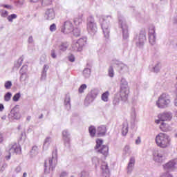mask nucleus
Instances as JSON below:
<instances>
[{"label": "nucleus", "instance_id": "f257e3e1", "mask_svg": "<svg viewBox=\"0 0 177 177\" xmlns=\"http://www.w3.org/2000/svg\"><path fill=\"white\" fill-rule=\"evenodd\" d=\"M155 143L160 149H167L171 146V137L165 133H159L155 138Z\"/></svg>", "mask_w": 177, "mask_h": 177}, {"label": "nucleus", "instance_id": "f03ea898", "mask_svg": "<svg viewBox=\"0 0 177 177\" xmlns=\"http://www.w3.org/2000/svg\"><path fill=\"white\" fill-rule=\"evenodd\" d=\"M56 165H57V152L54 151H53L52 157L48 158L44 162L45 174H50V171L56 168Z\"/></svg>", "mask_w": 177, "mask_h": 177}, {"label": "nucleus", "instance_id": "7ed1b4c3", "mask_svg": "<svg viewBox=\"0 0 177 177\" xmlns=\"http://www.w3.org/2000/svg\"><path fill=\"white\" fill-rule=\"evenodd\" d=\"M112 20L113 17L111 15L102 16L100 19V24L106 39L110 37V21Z\"/></svg>", "mask_w": 177, "mask_h": 177}, {"label": "nucleus", "instance_id": "20e7f679", "mask_svg": "<svg viewBox=\"0 0 177 177\" xmlns=\"http://www.w3.org/2000/svg\"><path fill=\"white\" fill-rule=\"evenodd\" d=\"M120 97L123 102L128 100L129 96V85L125 77H121L120 81Z\"/></svg>", "mask_w": 177, "mask_h": 177}, {"label": "nucleus", "instance_id": "39448f33", "mask_svg": "<svg viewBox=\"0 0 177 177\" xmlns=\"http://www.w3.org/2000/svg\"><path fill=\"white\" fill-rule=\"evenodd\" d=\"M156 104L158 109H167L169 107V104H171V96L168 93H162L158 97Z\"/></svg>", "mask_w": 177, "mask_h": 177}, {"label": "nucleus", "instance_id": "423d86ee", "mask_svg": "<svg viewBox=\"0 0 177 177\" xmlns=\"http://www.w3.org/2000/svg\"><path fill=\"white\" fill-rule=\"evenodd\" d=\"M118 25L122 30L123 38L124 39H128L129 37V32L128 31V24H127V21H125V17H124V15L118 13Z\"/></svg>", "mask_w": 177, "mask_h": 177}, {"label": "nucleus", "instance_id": "0eeeda50", "mask_svg": "<svg viewBox=\"0 0 177 177\" xmlns=\"http://www.w3.org/2000/svg\"><path fill=\"white\" fill-rule=\"evenodd\" d=\"M86 28L90 35H95L97 32V24L95 21V18L91 15L87 18Z\"/></svg>", "mask_w": 177, "mask_h": 177}, {"label": "nucleus", "instance_id": "6e6552de", "mask_svg": "<svg viewBox=\"0 0 177 177\" xmlns=\"http://www.w3.org/2000/svg\"><path fill=\"white\" fill-rule=\"evenodd\" d=\"M172 113L170 111H165L158 115V119L155 120V124L158 125L161 124V121L169 122L172 120Z\"/></svg>", "mask_w": 177, "mask_h": 177}, {"label": "nucleus", "instance_id": "1a4fd4ad", "mask_svg": "<svg viewBox=\"0 0 177 177\" xmlns=\"http://www.w3.org/2000/svg\"><path fill=\"white\" fill-rule=\"evenodd\" d=\"M103 145V140L97 139L96 146L95 149V150H97V151H98V153L103 154L104 157H107V156H109V147H107L106 145Z\"/></svg>", "mask_w": 177, "mask_h": 177}, {"label": "nucleus", "instance_id": "9d476101", "mask_svg": "<svg viewBox=\"0 0 177 177\" xmlns=\"http://www.w3.org/2000/svg\"><path fill=\"white\" fill-rule=\"evenodd\" d=\"M86 45V38L82 37L77 41H73L72 44V50L75 52H81L84 49V46Z\"/></svg>", "mask_w": 177, "mask_h": 177}, {"label": "nucleus", "instance_id": "9b49d317", "mask_svg": "<svg viewBox=\"0 0 177 177\" xmlns=\"http://www.w3.org/2000/svg\"><path fill=\"white\" fill-rule=\"evenodd\" d=\"M146 32H141L134 39L136 46L140 49H142L143 46H145V44H146Z\"/></svg>", "mask_w": 177, "mask_h": 177}, {"label": "nucleus", "instance_id": "f8f14e48", "mask_svg": "<svg viewBox=\"0 0 177 177\" xmlns=\"http://www.w3.org/2000/svg\"><path fill=\"white\" fill-rule=\"evenodd\" d=\"M153 159L155 162L162 164V162L165 161L166 158L162 151L156 150L153 153Z\"/></svg>", "mask_w": 177, "mask_h": 177}, {"label": "nucleus", "instance_id": "ddd939ff", "mask_svg": "<svg viewBox=\"0 0 177 177\" xmlns=\"http://www.w3.org/2000/svg\"><path fill=\"white\" fill-rule=\"evenodd\" d=\"M97 95H99V90L96 88L92 89L87 95L86 97L85 103L87 104H91V103H93V101L96 97H97Z\"/></svg>", "mask_w": 177, "mask_h": 177}, {"label": "nucleus", "instance_id": "4468645a", "mask_svg": "<svg viewBox=\"0 0 177 177\" xmlns=\"http://www.w3.org/2000/svg\"><path fill=\"white\" fill-rule=\"evenodd\" d=\"M20 154L21 153V148L17 145V144H15L13 145H10L8 149V156H6V160H10V157H12V154Z\"/></svg>", "mask_w": 177, "mask_h": 177}, {"label": "nucleus", "instance_id": "2eb2a0df", "mask_svg": "<svg viewBox=\"0 0 177 177\" xmlns=\"http://www.w3.org/2000/svg\"><path fill=\"white\" fill-rule=\"evenodd\" d=\"M163 168L165 171H175V169H177V158L169 160L163 165Z\"/></svg>", "mask_w": 177, "mask_h": 177}, {"label": "nucleus", "instance_id": "dca6fc26", "mask_svg": "<svg viewBox=\"0 0 177 177\" xmlns=\"http://www.w3.org/2000/svg\"><path fill=\"white\" fill-rule=\"evenodd\" d=\"M73 23L71 21H67L61 28V32L63 34H70L73 30Z\"/></svg>", "mask_w": 177, "mask_h": 177}, {"label": "nucleus", "instance_id": "f3484780", "mask_svg": "<svg viewBox=\"0 0 177 177\" xmlns=\"http://www.w3.org/2000/svg\"><path fill=\"white\" fill-rule=\"evenodd\" d=\"M156 28L153 26H151L149 28V41L151 45H156Z\"/></svg>", "mask_w": 177, "mask_h": 177}, {"label": "nucleus", "instance_id": "a211bd4d", "mask_svg": "<svg viewBox=\"0 0 177 177\" xmlns=\"http://www.w3.org/2000/svg\"><path fill=\"white\" fill-rule=\"evenodd\" d=\"M62 139L65 146L68 147L70 146V142H71V134L67 129L62 131Z\"/></svg>", "mask_w": 177, "mask_h": 177}, {"label": "nucleus", "instance_id": "6ab92c4d", "mask_svg": "<svg viewBox=\"0 0 177 177\" xmlns=\"http://www.w3.org/2000/svg\"><path fill=\"white\" fill-rule=\"evenodd\" d=\"M10 120H20L21 115L20 111L17 108H13L8 115Z\"/></svg>", "mask_w": 177, "mask_h": 177}, {"label": "nucleus", "instance_id": "aec40b11", "mask_svg": "<svg viewBox=\"0 0 177 177\" xmlns=\"http://www.w3.org/2000/svg\"><path fill=\"white\" fill-rule=\"evenodd\" d=\"M44 17L46 20H53L55 17H56L55 8H47L45 12Z\"/></svg>", "mask_w": 177, "mask_h": 177}, {"label": "nucleus", "instance_id": "412c9836", "mask_svg": "<svg viewBox=\"0 0 177 177\" xmlns=\"http://www.w3.org/2000/svg\"><path fill=\"white\" fill-rule=\"evenodd\" d=\"M101 171L102 176L104 177L110 176V169H109V165L106 162H102L101 164Z\"/></svg>", "mask_w": 177, "mask_h": 177}, {"label": "nucleus", "instance_id": "4be33fe9", "mask_svg": "<svg viewBox=\"0 0 177 177\" xmlns=\"http://www.w3.org/2000/svg\"><path fill=\"white\" fill-rule=\"evenodd\" d=\"M135 168V158L131 157L129 163L127 165V172L128 175H131L132 174V171H133V169Z\"/></svg>", "mask_w": 177, "mask_h": 177}, {"label": "nucleus", "instance_id": "5701e85b", "mask_svg": "<svg viewBox=\"0 0 177 177\" xmlns=\"http://www.w3.org/2000/svg\"><path fill=\"white\" fill-rule=\"evenodd\" d=\"M160 125L159 127L160 131H162V132H168V131H169L171 129V127H169V124L166 123L164 121H161L160 122Z\"/></svg>", "mask_w": 177, "mask_h": 177}, {"label": "nucleus", "instance_id": "b1692460", "mask_svg": "<svg viewBox=\"0 0 177 177\" xmlns=\"http://www.w3.org/2000/svg\"><path fill=\"white\" fill-rule=\"evenodd\" d=\"M53 0H28L29 2H41V6H49L52 5V1Z\"/></svg>", "mask_w": 177, "mask_h": 177}, {"label": "nucleus", "instance_id": "393cba45", "mask_svg": "<svg viewBox=\"0 0 177 177\" xmlns=\"http://www.w3.org/2000/svg\"><path fill=\"white\" fill-rule=\"evenodd\" d=\"M106 132H107V129H106V127L101 126L97 127L96 135H97V136H104V135H106Z\"/></svg>", "mask_w": 177, "mask_h": 177}, {"label": "nucleus", "instance_id": "a878e982", "mask_svg": "<svg viewBox=\"0 0 177 177\" xmlns=\"http://www.w3.org/2000/svg\"><path fill=\"white\" fill-rule=\"evenodd\" d=\"M50 143H52V138L47 137L44 142L43 144V149L48 150L49 149V146H50Z\"/></svg>", "mask_w": 177, "mask_h": 177}, {"label": "nucleus", "instance_id": "bb28decb", "mask_svg": "<svg viewBox=\"0 0 177 177\" xmlns=\"http://www.w3.org/2000/svg\"><path fill=\"white\" fill-rule=\"evenodd\" d=\"M129 124L127 121H124L122 124V135L123 136H127V133H128Z\"/></svg>", "mask_w": 177, "mask_h": 177}, {"label": "nucleus", "instance_id": "cd10ccee", "mask_svg": "<svg viewBox=\"0 0 177 177\" xmlns=\"http://www.w3.org/2000/svg\"><path fill=\"white\" fill-rule=\"evenodd\" d=\"M118 70L120 74H124V73H128L129 68L127 65L124 64H120L118 66Z\"/></svg>", "mask_w": 177, "mask_h": 177}, {"label": "nucleus", "instance_id": "c85d7f7f", "mask_svg": "<svg viewBox=\"0 0 177 177\" xmlns=\"http://www.w3.org/2000/svg\"><path fill=\"white\" fill-rule=\"evenodd\" d=\"M28 78H30L28 74H20L19 82L21 84H27L28 82Z\"/></svg>", "mask_w": 177, "mask_h": 177}, {"label": "nucleus", "instance_id": "c756f323", "mask_svg": "<svg viewBox=\"0 0 177 177\" xmlns=\"http://www.w3.org/2000/svg\"><path fill=\"white\" fill-rule=\"evenodd\" d=\"M64 104L66 110H70L71 109V102L69 95H66L65 97Z\"/></svg>", "mask_w": 177, "mask_h": 177}, {"label": "nucleus", "instance_id": "7c9ffc66", "mask_svg": "<svg viewBox=\"0 0 177 177\" xmlns=\"http://www.w3.org/2000/svg\"><path fill=\"white\" fill-rule=\"evenodd\" d=\"M83 15H79L78 17H76L75 19H74V23L76 26H80V24H82V21H83V19H82V17H83Z\"/></svg>", "mask_w": 177, "mask_h": 177}, {"label": "nucleus", "instance_id": "2f4dec72", "mask_svg": "<svg viewBox=\"0 0 177 177\" xmlns=\"http://www.w3.org/2000/svg\"><path fill=\"white\" fill-rule=\"evenodd\" d=\"M67 48H68V43L67 42H62L61 43V45L59 46V49L61 52H66Z\"/></svg>", "mask_w": 177, "mask_h": 177}, {"label": "nucleus", "instance_id": "473e14b6", "mask_svg": "<svg viewBox=\"0 0 177 177\" xmlns=\"http://www.w3.org/2000/svg\"><path fill=\"white\" fill-rule=\"evenodd\" d=\"M109 96H110V93H109V91H106L102 94L101 100L102 102H109Z\"/></svg>", "mask_w": 177, "mask_h": 177}, {"label": "nucleus", "instance_id": "72a5a7b5", "mask_svg": "<svg viewBox=\"0 0 177 177\" xmlns=\"http://www.w3.org/2000/svg\"><path fill=\"white\" fill-rule=\"evenodd\" d=\"M23 60H24L23 57H19L18 60L15 62L14 67L19 68L23 64Z\"/></svg>", "mask_w": 177, "mask_h": 177}, {"label": "nucleus", "instance_id": "f704fd0d", "mask_svg": "<svg viewBox=\"0 0 177 177\" xmlns=\"http://www.w3.org/2000/svg\"><path fill=\"white\" fill-rule=\"evenodd\" d=\"M136 117H137L136 109L133 107L131 109V120L133 121V122L136 121Z\"/></svg>", "mask_w": 177, "mask_h": 177}, {"label": "nucleus", "instance_id": "c9c22d12", "mask_svg": "<svg viewBox=\"0 0 177 177\" xmlns=\"http://www.w3.org/2000/svg\"><path fill=\"white\" fill-rule=\"evenodd\" d=\"M39 153V149L37 146H33L32 150L30 151L31 157H35Z\"/></svg>", "mask_w": 177, "mask_h": 177}, {"label": "nucleus", "instance_id": "e433bc0d", "mask_svg": "<svg viewBox=\"0 0 177 177\" xmlns=\"http://www.w3.org/2000/svg\"><path fill=\"white\" fill-rule=\"evenodd\" d=\"M19 74H28V66L24 65L19 70Z\"/></svg>", "mask_w": 177, "mask_h": 177}, {"label": "nucleus", "instance_id": "4c0bfd02", "mask_svg": "<svg viewBox=\"0 0 177 177\" xmlns=\"http://www.w3.org/2000/svg\"><path fill=\"white\" fill-rule=\"evenodd\" d=\"M88 132H89L91 136H92V138H93V136H95L96 135V132H97L96 128L93 126L90 127L88 129Z\"/></svg>", "mask_w": 177, "mask_h": 177}, {"label": "nucleus", "instance_id": "58836bf2", "mask_svg": "<svg viewBox=\"0 0 177 177\" xmlns=\"http://www.w3.org/2000/svg\"><path fill=\"white\" fill-rule=\"evenodd\" d=\"M83 75L85 78H89L91 77V69L86 68L83 71Z\"/></svg>", "mask_w": 177, "mask_h": 177}, {"label": "nucleus", "instance_id": "ea45409f", "mask_svg": "<svg viewBox=\"0 0 177 177\" xmlns=\"http://www.w3.org/2000/svg\"><path fill=\"white\" fill-rule=\"evenodd\" d=\"M123 153L125 155L131 154V147L129 145H126L123 149Z\"/></svg>", "mask_w": 177, "mask_h": 177}, {"label": "nucleus", "instance_id": "a19ab883", "mask_svg": "<svg viewBox=\"0 0 177 177\" xmlns=\"http://www.w3.org/2000/svg\"><path fill=\"white\" fill-rule=\"evenodd\" d=\"M15 19H17V15H16V14H12L7 17V20H8V21H10V23H12L13 20H15Z\"/></svg>", "mask_w": 177, "mask_h": 177}, {"label": "nucleus", "instance_id": "79ce46f5", "mask_svg": "<svg viewBox=\"0 0 177 177\" xmlns=\"http://www.w3.org/2000/svg\"><path fill=\"white\" fill-rule=\"evenodd\" d=\"M73 35L75 37H80L81 35V30L78 28H75V29L72 30Z\"/></svg>", "mask_w": 177, "mask_h": 177}, {"label": "nucleus", "instance_id": "37998d69", "mask_svg": "<svg viewBox=\"0 0 177 177\" xmlns=\"http://www.w3.org/2000/svg\"><path fill=\"white\" fill-rule=\"evenodd\" d=\"M10 99H12V93L8 92L4 95V100L6 102H10Z\"/></svg>", "mask_w": 177, "mask_h": 177}, {"label": "nucleus", "instance_id": "c03bdc74", "mask_svg": "<svg viewBox=\"0 0 177 177\" xmlns=\"http://www.w3.org/2000/svg\"><path fill=\"white\" fill-rule=\"evenodd\" d=\"M108 75L111 78L114 77V69L113 68V66H110L108 71Z\"/></svg>", "mask_w": 177, "mask_h": 177}, {"label": "nucleus", "instance_id": "a18cd8bd", "mask_svg": "<svg viewBox=\"0 0 177 177\" xmlns=\"http://www.w3.org/2000/svg\"><path fill=\"white\" fill-rule=\"evenodd\" d=\"M160 64L157 63L153 67V73H158L160 71Z\"/></svg>", "mask_w": 177, "mask_h": 177}, {"label": "nucleus", "instance_id": "49530a36", "mask_svg": "<svg viewBox=\"0 0 177 177\" xmlns=\"http://www.w3.org/2000/svg\"><path fill=\"white\" fill-rule=\"evenodd\" d=\"M0 15L1 17H8L9 12L6 10H1Z\"/></svg>", "mask_w": 177, "mask_h": 177}, {"label": "nucleus", "instance_id": "de8ad7c7", "mask_svg": "<svg viewBox=\"0 0 177 177\" xmlns=\"http://www.w3.org/2000/svg\"><path fill=\"white\" fill-rule=\"evenodd\" d=\"M4 88H6V89H10V88H12V82L6 81L4 83Z\"/></svg>", "mask_w": 177, "mask_h": 177}, {"label": "nucleus", "instance_id": "09e8293b", "mask_svg": "<svg viewBox=\"0 0 177 177\" xmlns=\"http://www.w3.org/2000/svg\"><path fill=\"white\" fill-rule=\"evenodd\" d=\"M87 86L86 84H82L80 86V87L79 88V93H84V91H85V89H86Z\"/></svg>", "mask_w": 177, "mask_h": 177}, {"label": "nucleus", "instance_id": "8fccbe9b", "mask_svg": "<svg viewBox=\"0 0 177 177\" xmlns=\"http://www.w3.org/2000/svg\"><path fill=\"white\" fill-rule=\"evenodd\" d=\"M21 95H20V93H16L14 96H13V97H12V100L14 101V102H19V99H20V97H21Z\"/></svg>", "mask_w": 177, "mask_h": 177}, {"label": "nucleus", "instance_id": "3c124183", "mask_svg": "<svg viewBox=\"0 0 177 177\" xmlns=\"http://www.w3.org/2000/svg\"><path fill=\"white\" fill-rule=\"evenodd\" d=\"M93 163L95 164V167H97L99 165V158L97 157H94L92 159Z\"/></svg>", "mask_w": 177, "mask_h": 177}, {"label": "nucleus", "instance_id": "603ef678", "mask_svg": "<svg viewBox=\"0 0 177 177\" xmlns=\"http://www.w3.org/2000/svg\"><path fill=\"white\" fill-rule=\"evenodd\" d=\"M114 106H118L120 104V98L115 97L113 101Z\"/></svg>", "mask_w": 177, "mask_h": 177}, {"label": "nucleus", "instance_id": "864d4df0", "mask_svg": "<svg viewBox=\"0 0 177 177\" xmlns=\"http://www.w3.org/2000/svg\"><path fill=\"white\" fill-rule=\"evenodd\" d=\"M105 52H106V50H105L104 48H102L97 50V53H98L99 56H102V55H104Z\"/></svg>", "mask_w": 177, "mask_h": 177}, {"label": "nucleus", "instance_id": "5fc2aeb1", "mask_svg": "<svg viewBox=\"0 0 177 177\" xmlns=\"http://www.w3.org/2000/svg\"><path fill=\"white\" fill-rule=\"evenodd\" d=\"M56 24H55L50 26V31H51V32H55V31H56Z\"/></svg>", "mask_w": 177, "mask_h": 177}, {"label": "nucleus", "instance_id": "6e6d98bb", "mask_svg": "<svg viewBox=\"0 0 177 177\" xmlns=\"http://www.w3.org/2000/svg\"><path fill=\"white\" fill-rule=\"evenodd\" d=\"M89 176V173L88 171H83L80 174V177H88Z\"/></svg>", "mask_w": 177, "mask_h": 177}, {"label": "nucleus", "instance_id": "4d7b16f0", "mask_svg": "<svg viewBox=\"0 0 177 177\" xmlns=\"http://www.w3.org/2000/svg\"><path fill=\"white\" fill-rule=\"evenodd\" d=\"M68 59L69 62H71V63L75 62V57L73 55H69L68 57Z\"/></svg>", "mask_w": 177, "mask_h": 177}, {"label": "nucleus", "instance_id": "13d9d810", "mask_svg": "<svg viewBox=\"0 0 177 177\" xmlns=\"http://www.w3.org/2000/svg\"><path fill=\"white\" fill-rule=\"evenodd\" d=\"M51 57H53V59H56L57 57L56 50L55 49L51 50Z\"/></svg>", "mask_w": 177, "mask_h": 177}, {"label": "nucleus", "instance_id": "bf43d9fd", "mask_svg": "<svg viewBox=\"0 0 177 177\" xmlns=\"http://www.w3.org/2000/svg\"><path fill=\"white\" fill-rule=\"evenodd\" d=\"M67 175H68V173H67L66 171H62L59 174V177H67Z\"/></svg>", "mask_w": 177, "mask_h": 177}, {"label": "nucleus", "instance_id": "052dcab7", "mask_svg": "<svg viewBox=\"0 0 177 177\" xmlns=\"http://www.w3.org/2000/svg\"><path fill=\"white\" fill-rule=\"evenodd\" d=\"M48 70H49V66L48 65H44L42 73H47Z\"/></svg>", "mask_w": 177, "mask_h": 177}, {"label": "nucleus", "instance_id": "680f3d73", "mask_svg": "<svg viewBox=\"0 0 177 177\" xmlns=\"http://www.w3.org/2000/svg\"><path fill=\"white\" fill-rule=\"evenodd\" d=\"M41 79L44 81L46 80V72H41Z\"/></svg>", "mask_w": 177, "mask_h": 177}, {"label": "nucleus", "instance_id": "e2e57ef3", "mask_svg": "<svg viewBox=\"0 0 177 177\" xmlns=\"http://www.w3.org/2000/svg\"><path fill=\"white\" fill-rule=\"evenodd\" d=\"M6 168H8V164L3 163L1 169V172H3Z\"/></svg>", "mask_w": 177, "mask_h": 177}, {"label": "nucleus", "instance_id": "0e129e2a", "mask_svg": "<svg viewBox=\"0 0 177 177\" xmlns=\"http://www.w3.org/2000/svg\"><path fill=\"white\" fill-rule=\"evenodd\" d=\"M142 143V140L140 139V137H138L136 140V145H140Z\"/></svg>", "mask_w": 177, "mask_h": 177}, {"label": "nucleus", "instance_id": "69168bd1", "mask_svg": "<svg viewBox=\"0 0 177 177\" xmlns=\"http://www.w3.org/2000/svg\"><path fill=\"white\" fill-rule=\"evenodd\" d=\"M24 4V0H19L17 1V6H21L22 5Z\"/></svg>", "mask_w": 177, "mask_h": 177}, {"label": "nucleus", "instance_id": "338daca9", "mask_svg": "<svg viewBox=\"0 0 177 177\" xmlns=\"http://www.w3.org/2000/svg\"><path fill=\"white\" fill-rule=\"evenodd\" d=\"M21 167L18 166V167H16L15 171H16L17 174H18L19 172H21Z\"/></svg>", "mask_w": 177, "mask_h": 177}, {"label": "nucleus", "instance_id": "774afa93", "mask_svg": "<svg viewBox=\"0 0 177 177\" xmlns=\"http://www.w3.org/2000/svg\"><path fill=\"white\" fill-rule=\"evenodd\" d=\"M162 177H173L169 172L165 173Z\"/></svg>", "mask_w": 177, "mask_h": 177}]
</instances>
